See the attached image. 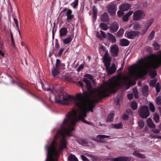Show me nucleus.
<instances>
[{"label":"nucleus","mask_w":161,"mask_h":161,"mask_svg":"<svg viewBox=\"0 0 161 161\" xmlns=\"http://www.w3.org/2000/svg\"><path fill=\"white\" fill-rule=\"evenodd\" d=\"M118 89L114 84L110 85L108 87H104L98 90L94 95L92 101L87 103L84 97L81 93L77 94L75 97L67 94L65 92H60L55 96V102L59 104H64V102L69 100L73 101L75 106L77 107L80 111V114L79 116H81L82 118L86 116L87 109L93 112V109L95 107V103H97L103 98L108 96L106 94L107 92L115 93Z\"/></svg>","instance_id":"1"},{"label":"nucleus","mask_w":161,"mask_h":161,"mask_svg":"<svg viewBox=\"0 0 161 161\" xmlns=\"http://www.w3.org/2000/svg\"><path fill=\"white\" fill-rule=\"evenodd\" d=\"M77 111L75 109H73L71 111H70L68 112L66 115L65 118L61 125V129L57 130L56 134L54 136V138L56 139L59 136L61 137L62 140L60 144H61L62 147H66V135L68 136H70L71 135V131L75 129L74 127H71V125L75 126L76 122L80 120H81L84 123L92 125V123L87 121L82 118L81 116H79L77 118Z\"/></svg>","instance_id":"2"},{"label":"nucleus","mask_w":161,"mask_h":161,"mask_svg":"<svg viewBox=\"0 0 161 161\" xmlns=\"http://www.w3.org/2000/svg\"><path fill=\"white\" fill-rule=\"evenodd\" d=\"M53 143H56L54 141L52 142V146L48 149L46 161H58L60 153L66 148L62 147V144H60L59 148L57 149L56 146L53 144Z\"/></svg>","instance_id":"3"},{"label":"nucleus","mask_w":161,"mask_h":161,"mask_svg":"<svg viewBox=\"0 0 161 161\" xmlns=\"http://www.w3.org/2000/svg\"><path fill=\"white\" fill-rule=\"evenodd\" d=\"M103 59L104 65L106 67V69L107 71V73L110 75L113 74L116 71V68L115 64H114L110 67H109L111 59L109 57L108 52H105Z\"/></svg>","instance_id":"4"},{"label":"nucleus","mask_w":161,"mask_h":161,"mask_svg":"<svg viewBox=\"0 0 161 161\" xmlns=\"http://www.w3.org/2000/svg\"><path fill=\"white\" fill-rule=\"evenodd\" d=\"M138 114L142 118H147L149 115L148 108L146 105L141 106L138 110Z\"/></svg>","instance_id":"5"},{"label":"nucleus","mask_w":161,"mask_h":161,"mask_svg":"<svg viewBox=\"0 0 161 161\" xmlns=\"http://www.w3.org/2000/svg\"><path fill=\"white\" fill-rule=\"evenodd\" d=\"M144 12L141 10H139L135 11L133 14V19L138 21L142 19L145 16Z\"/></svg>","instance_id":"6"},{"label":"nucleus","mask_w":161,"mask_h":161,"mask_svg":"<svg viewBox=\"0 0 161 161\" xmlns=\"http://www.w3.org/2000/svg\"><path fill=\"white\" fill-rule=\"evenodd\" d=\"M159 55L158 56L156 60L154 61L151 65V67L153 69L158 68L161 65V50Z\"/></svg>","instance_id":"7"},{"label":"nucleus","mask_w":161,"mask_h":161,"mask_svg":"<svg viewBox=\"0 0 161 161\" xmlns=\"http://www.w3.org/2000/svg\"><path fill=\"white\" fill-rule=\"evenodd\" d=\"M154 21V19L153 18H151L150 19L148 20L147 22L144 25V28L143 29L141 35H143L147 31L148 29Z\"/></svg>","instance_id":"8"},{"label":"nucleus","mask_w":161,"mask_h":161,"mask_svg":"<svg viewBox=\"0 0 161 161\" xmlns=\"http://www.w3.org/2000/svg\"><path fill=\"white\" fill-rule=\"evenodd\" d=\"M140 32L136 31H130L127 34V37L129 39H134L135 37L139 35Z\"/></svg>","instance_id":"9"},{"label":"nucleus","mask_w":161,"mask_h":161,"mask_svg":"<svg viewBox=\"0 0 161 161\" xmlns=\"http://www.w3.org/2000/svg\"><path fill=\"white\" fill-rule=\"evenodd\" d=\"M116 6L113 3H111L108 6V12L111 15H113L115 14L116 10Z\"/></svg>","instance_id":"10"},{"label":"nucleus","mask_w":161,"mask_h":161,"mask_svg":"<svg viewBox=\"0 0 161 161\" xmlns=\"http://www.w3.org/2000/svg\"><path fill=\"white\" fill-rule=\"evenodd\" d=\"M119 27V25L117 23L115 22L112 23L109 27L110 32L112 33L116 32L118 30Z\"/></svg>","instance_id":"11"},{"label":"nucleus","mask_w":161,"mask_h":161,"mask_svg":"<svg viewBox=\"0 0 161 161\" xmlns=\"http://www.w3.org/2000/svg\"><path fill=\"white\" fill-rule=\"evenodd\" d=\"M109 137L110 136H109L99 135L97 136L96 138L94 140L98 142L105 143L106 142L103 139Z\"/></svg>","instance_id":"12"},{"label":"nucleus","mask_w":161,"mask_h":161,"mask_svg":"<svg viewBox=\"0 0 161 161\" xmlns=\"http://www.w3.org/2000/svg\"><path fill=\"white\" fill-rule=\"evenodd\" d=\"M131 5L127 3H122L120 6V10L124 11L128 10L131 7Z\"/></svg>","instance_id":"13"},{"label":"nucleus","mask_w":161,"mask_h":161,"mask_svg":"<svg viewBox=\"0 0 161 161\" xmlns=\"http://www.w3.org/2000/svg\"><path fill=\"white\" fill-rule=\"evenodd\" d=\"M74 36V33L72 32L71 34L66 38L63 40V42L64 45L69 44L72 41Z\"/></svg>","instance_id":"14"},{"label":"nucleus","mask_w":161,"mask_h":161,"mask_svg":"<svg viewBox=\"0 0 161 161\" xmlns=\"http://www.w3.org/2000/svg\"><path fill=\"white\" fill-rule=\"evenodd\" d=\"M111 50L113 56L116 57L118 55L119 49L117 45H114L111 48Z\"/></svg>","instance_id":"15"},{"label":"nucleus","mask_w":161,"mask_h":161,"mask_svg":"<svg viewBox=\"0 0 161 161\" xmlns=\"http://www.w3.org/2000/svg\"><path fill=\"white\" fill-rule=\"evenodd\" d=\"M68 31L67 28L65 27H62L59 30V37L60 38H62L63 37L65 36Z\"/></svg>","instance_id":"16"},{"label":"nucleus","mask_w":161,"mask_h":161,"mask_svg":"<svg viewBox=\"0 0 161 161\" xmlns=\"http://www.w3.org/2000/svg\"><path fill=\"white\" fill-rule=\"evenodd\" d=\"M55 65L56 67L60 69H64L65 65L64 63L61 62L60 59H57L56 60Z\"/></svg>","instance_id":"17"},{"label":"nucleus","mask_w":161,"mask_h":161,"mask_svg":"<svg viewBox=\"0 0 161 161\" xmlns=\"http://www.w3.org/2000/svg\"><path fill=\"white\" fill-rule=\"evenodd\" d=\"M100 19L102 22H108L109 21L108 15L106 12L101 15Z\"/></svg>","instance_id":"18"},{"label":"nucleus","mask_w":161,"mask_h":161,"mask_svg":"<svg viewBox=\"0 0 161 161\" xmlns=\"http://www.w3.org/2000/svg\"><path fill=\"white\" fill-rule=\"evenodd\" d=\"M114 161H130L127 157H119L113 159Z\"/></svg>","instance_id":"19"},{"label":"nucleus","mask_w":161,"mask_h":161,"mask_svg":"<svg viewBox=\"0 0 161 161\" xmlns=\"http://www.w3.org/2000/svg\"><path fill=\"white\" fill-rule=\"evenodd\" d=\"M129 44V41L126 39L124 38L120 40V45L121 46H127Z\"/></svg>","instance_id":"20"},{"label":"nucleus","mask_w":161,"mask_h":161,"mask_svg":"<svg viewBox=\"0 0 161 161\" xmlns=\"http://www.w3.org/2000/svg\"><path fill=\"white\" fill-rule=\"evenodd\" d=\"M19 86L20 88H21L22 89L24 90H25L26 91V92L29 94L31 96H32V97H34L35 98L39 100V98H38V97L37 96L34 95L30 90H28L25 89L22 86H21L20 85H19Z\"/></svg>","instance_id":"21"},{"label":"nucleus","mask_w":161,"mask_h":161,"mask_svg":"<svg viewBox=\"0 0 161 161\" xmlns=\"http://www.w3.org/2000/svg\"><path fill=\"white\" fill-rule=\"evenodd\" d=\"M108 38L112 43H115L116 42V39L115 37L110 33H107Z\"/></svg>","instance_id":"22"},{"label":"nucleus","mask_w":161,"mask_h":161,"mask_svg":"<svg viewBox=\"0 0 161 161\" xmlns=\"http://www.w3.org/2000/svg\"><path fill=\"white\" fill-rule=\"evenodd\" d=\"M132 11H130L127 14L124 15L122 18V20L126 22L128 20L129 17L133 13Z\"/></svg>","instance_id":"23"},{"label":"nucleus","mask_w":161,"mask_h":161,"mask_svg":"<svg viewBox=\"0 0 161 161\" xmlns=\"http://www.w3.org/2000/svg\"><path fill=\"white\" fill-rule=\"evenodd\" d=\"M59 70L56 67L52 69V74L54 77H55L60 73Z\"/></svg>","instance_id":"24"},{"label":"nucleus","mask_w":161,"mask_h":161,"mask_svg":"<svg viewBox=\"0 0 161 161\" xmlns=\"http://www.w3.org/2000/svg\"><path fill=\"white\" fill-rule=\"evenodd\" d=\"M83 80L85 83L87 88L88 89L91 88L92 87V85L91 83L90 80H87L86 78H84L83 79Z\"/></svg>","instance_id":"25"},{"label":"nucleus","mask_w":161,"mask_h":161,"mask_svg":"<svg viewBox=\"0 0 161 161\" xmlns=\"http://www.w3.org/2000/svg\"><path fill=\"white\" fill-rule=\"evenodd\" d=\"M147 124L148 126L151 128H155V124L153 122L152 119L148 118L147 120Z\"/></svg>","instance_id":"26"},{"label":"nucleus","mask_w":161,"mask_h":161,"mask_svg":"<svg viewBox=\"0 0 161 161\" xmlns=\"http://www.w3.org/2000/svg\"><path fill=\"white\" fill-rule=\"evenodd\" d=\"M99 27L102 30L104 31L107 30L109 28L108 25L104 23H101L100 24Z\"/></svg>","instance_id":"27"},{"label":"nucleus","mask_w":161,"mask_h":161,"mask_svg":"<svg viewBox=\"0 0 161 161\" xmlns=\"http://www.w3.org/2000/svg\"><path fill=\"white\" fill-rule=\"evenodd\" d=\"M133 155L140 158H146V156L144 154L139 153L136 151H135L133 152Z\"/></svg>","instance_id":"28"},{"label":"nucleus","mask_w":161,"mask_h":161,"mask_svg":"<svg viewBox=\"0 0 161 161\" xmlns=\"http://www.w3.org/2000/svg\"><path fill=\"white\" fill-rule=\"evenodd\" d=\"M68 161H78V159L73 154H70L68 157Z\"/></svg>","instance_id":"29"},{"label":"nucleus","mask_w":161,"mask_h":161,"mask_svg":"<svg viewBox=\"0 0 161 161\" xmlns=\"http://www.w3.org/2000/svg\"><path fill=\"white\" fill-rule=\"evenodd\" d=\"M148 88V86H143L142 88V92L144 96H146L147 95Z\"/></svg>","instance_id":"30"},{"label":"nucleus","mask_w":161,"mask_h":161,"mask_svg":"<svg viewBox=\"0 0 161 161\" xmlns=\"http://www.w3.org/2000/svg\"><path fill=\"white\" fill-rule=\"evenodd\" d=\"M136 84L135 82H132V80L130 79L129 81L125 83V85L126 87V89H129L131 85L134 86Z\"/></svg>","instance_id":"31"},{"label":"nucleus","mask_w":161,"mask_h":161,"mask_svg":"<svg viewBox=\"0 0 161 161\" xmlns=\"http://www.w3.org/2000/svg\"><path fill=\"white\" fill-rule=\"evenodd\" d=\"M78 142L80 144L82 145H84L89 143V141L88 139H81L80 140H79Z\"/></svg>","instance_id":"32"},{"label":"nucleus","mask_w":161,"mask_h":161,"mask_svg":"<svg viewBox=\"0 0 161 161\" xmlns=\"http://www.w3.org/2000/svg\"><path fill=\"white\" fill-rule=\"evenodd\" d=\"M150 75L152 78H154L157 75V73L156 70H152L150 72Z\"/></svg>","instance_id":"33"},{"label":"nucleus","mask_w":161,"mask_h":161,"mask_svg":"<svg viewBox=\"0 0 161 161\" xmlns=\"http://www.w3.org/2000/svg\"><path fill=\"white\" fill-rule=\"evenodd\" d=\"M130 106L131 108L134 110L136 109L137 107V104L136 101H132L131 104Z\"/></svg>","instance_id":"34"},{"label":"nucleus","mask_w":161,"mask_h":161,"mask_svg":"<svg viewBox=\"0 0 161 161\" xmlns=\"http://www.w3.org/2000/svg\"><path fill=\"white\" fill-rule=\"evenodd\" d=\"M124 30L123 29L121 28L117 32L116 34L118 37H121L122 36L124 33Z\"/></svg>","instance_id":"35"},{"label":"nucleus","mask_w":161,"mask_h":161,"mask_svg":"<svg viewBox=\"0 0 161 161\" xmlns=\"http://www.w3.org/2000/svg\"><path fill=\"white\" fill-rule=\"evenodd\" d=\"M150 110L152 112H154L155 110V107L152 103H150L149 105Z\"/></svg>","instance_id":"36"},{"label":"nucleus","mask_w":161,"mask_h":161,"mask_svg":"<svg viewBox=\"0 0 161 161\" xmlns=\"http://www.w3.org/2000/svg\"><path fill=\"white\" fill-rule=\"evenodd\" d=\"M155 34V31H152L148 37V40H152Z\"/></svg>","instance_id":"37"},{"label":"nucleus","mask_w":161,"mask_h":161,"mask_svg":"<svg viewBox=\"0 0 161 161\" xmlns=\"http://www.w3.org/2000/svg\"><path fill=\"white\" fill-rule=\"evenodd\" d=\"M114 113H111L109 114V115L108 116V119H107V121H110L111 122L112 121L114 118Z\"/></svg>","instance_id":"38"},{"label":"nucleus","mask_w":161,"mask_h":161,"mask_svg":"<svg viewBox=\"0 0 161 161\" xmlns=\"http://www.w3.org/2000/svg\"><path fill=\"white\" fill-rule=\"evenodd\" d=\"M157 82V80L156 79H153L152 80H151L150 83V85L151 86H152L153 87H154L155 86Z\"/></svg>","instance_id":"39"},{"label":"nucleus","mask_w":161,"mask_h":161,"mask_svg":"<svg viewBox=\"0 0 161 161\" xmlns=\"http://www.w3.org/2000/svg\"><path fill=\"white\" fill-rule=\"evenodd\" d=\"M159 119V116L158 114H155L154 115V120L155 121L158 123V122Z\"/></svg>","instance_id":"40"},{"label":"nucleus","mask_w":161,"mask_h":161,"mask_svg":"<svg viewBox=\"0 0 161 161\" xmlns=\"http://www.w3.org/2000/svg\"><path fill=\"white\" fill-rule=\"evenodd\" d=\"M79 0H75V1L71 3V5L74 8H75L78 5Z\"/></svg>","instance_id":"41"},{"label":"nucleus","mask_w":161,"mask_h":161,"mask_svg":"<svg viewBox=\"0 0 161 161\" xmlns=\"http://www.w3.org/2000/svg\"><path fill=\"white\" fill-rule=\"evenodd\" d=\"M113 127L114 128L116 129H120L121 128L122 125L121 123H119L118 124H113Z\"/></svg>","instance_id":"42"},{"label":"nucleus","mask_w":161,"mask_h":161,"mask_svg":"<svg viewBox=\"0 0 161 161\" xmlns=\"http://www.w3.org/2000/svg\"><path fill=\"white\" fill-rule=\"evenodd\" d=\"M124 12V11L121 10L118 11L117 13L118 17L119 18L122 17L125 14Z\"/></svg>","instance_id":"43"},{"label":"nucleus","mask_w":161,"mask_h":161,"mask_svg":"<svg viewBox=\"0 0 161 161\" xmlns=\"http://www.w3.org/2000/svg\"><path fill=\"white\" fill-rule=\"evenodd\" d=\"M155 88L157 93L159 92L161 90V87L160 86L158 82L157 83L155 86Z\"/></svg>","instance_id":"44"},{"label":"nucleus","mask_w":161,"mask_h":161,"mask_svg":"<svg viewBox=\"0 0 161 161\" xmlns=\"http://www.w3.org/2000/svg\"><path fill=\"white\" fill-rule=\"evenodd\" d=\"M153 46L154 47L155 50H157L159 48L160 45L156 42H155L153 44Z\"/></svg>","instance_id":"45"},{"label":"nucleus","mask_w":161,"mask_h":161,"mask_svg":"<svg viewBox=\"0 0 161 161\" xmlns=\"http://www.w3.org/2000/svg\"><path fill=\"white\" fill-rule=\"evenodd\" d=\"M84 77L86 78H87L88 79L92 80L93 79V76L91 75L88 74H86L84 75Z\"/></svg>","instance_id":"46"},{"label":"nucleus","mask_w":161,"mask_h":161,"mask_svg":"<svg viewBox=\"0 0 161 161\" xmlns=\"http://www.w3.org/2000/svg\"><path fill=\"white\" fill-rule=\"evenodd\" d=\"M156 101L158 104L161 106V96H159L156 98Z\"/></svg>","instance_id":"47"},{"label":"nucleus","mask_w":161,"mask_h":161,"mask_svg":"<svg viewBox=\"0 0 161 161\" xmlns=\"http://www.w3.org/2000/svg\"><path fill=\"white\" fill-rule=\"evenodd\" d=\"M55 48L57 50H58L59 47V45L58 43V40L57 39H55Z\"/></svg>","instance_id":"48"},{"label":"nucleus","mask_w":161,"mask_h":161,"mask_svg":"<svg viewBox=\"0 0 161 161\" xmlns=\"http://www.w3.org/2000/svg\"><path fill=\"white\" fill-rule=\"evenodd\" d=\"M122 79L123 80L125 81V82H127L128 81H130V78L128 76L126 75H125L123 76V77L122 78Z\"/></svg>","instance_id":"49"},{"label":"nucleus","mask_w":161,"mask_h":161,"mask_svg":"<svg viewBox=\"0 0 161 161\" xmlns=\"http://www.w3.org/2000/svg\"><path fill=\"white\" fill-rule=\"evenodd\" d=\"M11 44L13 47L14 48H16V45L15 44V43L14 41V37L11 38Z\"/></svg>","instance_id":"50"},{"label":"nucleus","mask_w":161,"mask_h":161,"mask_svg":"<svg viewBox=\"0 0 161 161\" xmlns=\"http://www.w3.org/2000/svg\"><path fill=\"white\" fill-rule=\"evenodd\" d=\"M114 102L118 105H120V99L119 98L117 97L114 99Z\"/></svg>","instance_id":"51"},{"label":"nucleus","mask_w":161,"mask_h":161,"mask_svg":"<svg viewBox=\"0 0 161 161\" xmlns=\"http://www.w3.org/2000/svg\"><path fill=\"white\" fill-rule=\"evenodd\" d=\"M140 27V24L138 23L135 24L133 26V28L135 29H137L138 28Z\"/></svg>","instance_id":"52"},{"label":"nucleus","mask_w":161,"mask_h":161,"mask_svg":"<svg viewBox=\"0 0 161 161\" xmlns=\"http://www.w3.org/2000/svg\"><path fill=\"white\" fill-rule=\"evenodd\" d=\"M81 157L83 161H89V160L84 155H81Z\"/></svg>","instance_id":"53"},{"label":"nucleus","mask_w":161,"mask_h":161,"mask_svg":"<svg viewBox=\"0 0 161 161\" xmlns=\"http://www.w3.org/2000/svg\"><path fill=\"white\" fill-rule=\"evenodd\" d=\"M127 97L128 99L131 100L133 98V94L132 93L128 94L127 95Z\"/></svg>","instance_id":"54"},{"label":"nucleus","mask_w":161,"mask_h":161,"mask_svg":"<svg viewBox=\"0 0 161 161\" xmlns=\"http://www.w3.org/2000/svg\"><path fill=\"white\" fill-rule=\"evenodd\" d=\"M64 79L68 81H70L71 80V78L69 76H66L64 78Z\"/></svg>","instance_id":"55"},{"label":"nucleus","mask_w":161,"mask_h":161,"mask_svg":"<svg viewBox=\"0 0 161 161\" xmlns=\"http://www.w3.org/2000/svg\"><path fill=\"white\" fill-rule=\"evenodd\" d=\"M84 68V65L83 64H81V65H80L79 66V67L77 68V70L78 71V72H79L80 71L81 69H83V68Z\"/></svg>","instance_id":"56"},{"label":"nucleus","mask_w":161,"mask_h":161,"mask_svg":"<svg viewBox=\"0 0 161 161\" xmlns=\"http://www.w3.org/2000/svg\"><path fill=\"white\" fill-rule=\"evenodd\" d=\"M67 20L69 21L70 20H71L74 17V15H67Z\"/></svg>","instance_id":"57"},{"label":"nucleus","mask_w":161,"mask_h":161,"mask_svg":"<svg viewBox=\"0 0 161 161\" xmlns=\"http://www.w3.org/2000/svg\"><path fill=\"white\" fill-rule=\"evenodd\" d=\"M128 118H129L127 114H124L123 115V116H122V119L124 120L127 119H128Z\"/></svg>","instance_id":"58"},{"label":"nucleus","mask_w":161,"mask_h":161,"mask_svg":"<svg viewBox=\"0 0 161 161\" xmlns=\"http://www.w3.org/2000/svg\"><path fill=\"white\" fill-rule=\"evenodd\" d=\"M152 131L154 133L158 134L160 132V130L159 129H153L152 130Z\"/></svg>","instance_id":"59"},{"label":"nucleus","mask_w":161,"mask_h":161,"mask_svg":"<svg viewBox=\"0 0 161 161\" xmlns=\"http://www.w3.org/2000/svg\"><path fill=\"white\" fill-rule=\"evenodd\" d=\"M100 32L101 33L102 36L103 38H105L107 37V35L104 31H100Z\"/></svg>","instance_id":"60"},{"label":"nucleus","mask_w":161,"mask_h":161,"mask_svg":"<svg viewBox=\"0 0 161 161\" xmlns=\"http://www.w3.org/2000/svg\"><path fill=\"white\" fill-rule=\"evenodd\" d=\"M149 71V70L147 69H145L143 70L142 73L144 75H147L148 72Z\"/></svg>","instance_id":"61"},{"label":"nucleus","mask_w":161,"mask_h":161,"mask_svg":"<svg viewBox=\"0 0 161 161\" xmlns=\"http://www.w3.org/2000/svg\"><path fill=\"white\" fill-rule=\"evenodd\" d=\"M64 50V49L63 48H62L61 49H60L58 53V55L59 56H61L62 55Z\"/></svg>","instance_id":"62"},{"label":"nucleus","mask_w":161,"mask_h":161,"mask_svg":"<svg viewBox=\"0 0 161 161\" xmlns=\"http://www.w3.org/2000/svg\"><path fill=\"white\" fill-rule=\"evenodd\" d=\"M144 125V124L143 122L142 121H140L139 122V125L141 128H142Z\"/></svg>","instance_id":"63"},{"label":"nucleus","mask_w":161,"mask_h":161,"mask_svg":"<svg viewBox=\"0 0 161 161\" xmlns=\"http://www.w3.org/2000/svg\"><path fill=\"white\" fill-rule=\"evenodd\" d=\"M72 11L71 9H68L66 14V15H70L71 14Z\"/></svg>","instance_id":"64"}]
</instances>
